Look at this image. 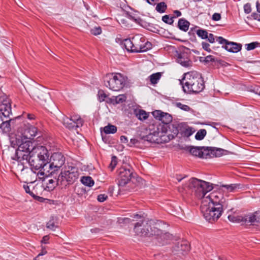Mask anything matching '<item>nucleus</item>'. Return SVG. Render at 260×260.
I'll return each mask as SVG.
<instances>
[{
  "mask_svg": "<svg viewBox=\"0 0 260 260\" xmlns=\"http://www.w3.org/2000/svg\"><path fill=\"white\" fill-rule=\"evenodd\" d=\"M49 154L47 148L42 145H38L34 151L31 152V155L29 156L28 159L26 161L28 162L31 167V170H29L26 173L35 176L34 180H30L29 182L32 183L37 179L36 171L40 169H44L47 170L49 160Z\"/></svg>",
  "mask_w": 260,
  "mask_h": 260,
  "instance_id": "f257e3e1",
  "label": "nucleus"
},
{
  "mask_svg": "<svg viewBox=\"0 0 260 260\" xmlns=\"http://www.w3.org/2000/svg\"><path fill=\"white\" fill-rule=\"evenodd\" d=\"M55 172L53 179L50 178L46 182L45 189L48 191L53 190L57 185L67 186L73 184L78 178V169L75 167L69 166L67 170L61 171L58 175Z\"/></svg>",
  "mask_w": 260,
  "mask_h": 260,
  "instance_id": "f03ea898",
  "label": "nucleus"
},
{
  "mask_svg": "<svg viewBox=\"0 0 260 260\" xmlns=\"http://www.w3.org/2000/svg\"><path fill=\"white\" fill-rule=\"evenodd\" d=\"M11 146L16 148L15 154L12 158L21 162L26 160L31 155V152L38 145H34V143L29 140L23 139L21 136L15 135L10 138Z\"/></svg>",
  "mask_w": 260,
  "mask_h": 260,
  "instance_id": "7ed1b4c3",
  "label": "nucleus"
},
{
  "mask_svg": "<svg viewBox=\"0 0 260 260\" xmlns=\"http://www.w3.org/2000/svg\"><path fill=\"white\" fill-rule=\"evenodd\" d=\"M213 187L209 182L195 178L190 179L188 183L182 188V191L186 193L192 194L198 199H204L205 195L211 190Z\"/></svg>",
  "mask_w": 260,
  "mask_h": 260,
  "instance_id": "20e7f679",
  "label": "nucleus"
},
{
  "mask_svg": "<svg viewBox=\"0 0 260 260\" xmlns=\"http://www.w3.org/2000/svg\"><path fill=\"white\" fill-rule=\"evenodd\" d=\"M182 80L183 88L185 92L198 93L205 88L203 79L197 73L185 74Z\"/></svg>",
  "mask_w": 260,
  "mask_h": 260,
  "instance_id": "39448f33",
  "label": "nucleus"
},
{
  "mask_svg": "<svg viewBox=\"0 0 260 260\" xmlns=\"http://www.w3.org/2000/svg\"><path fill=\"white\" fill-rule=\"evenodd\" d=\"M126 78L120 73L107 74L104 77V85L113 91H119L125 85Z\"/></svg>",
  "mask_w": 260,
  "mask_h": 260,
  "instance_id": "423d86ee",
  "label": "nucleus"
},
{
  "mask_svg": "<svg viewBox=\"0 0 260 260\" xmlns=\"http://www.w3.org/2000/svg\"><path fill=\"white\" fill-rule=\"evenodd\" d=\"M207 201H204L202 202L201 210L203 213L204 218L209 222L213 223L216 221L221 215L223 211V208L219 205H217V207L211 206L209 204H206Z\"/></svg>",
  "mask_w": 260,
  "mask_h": 260,
  "instance_id": "0eeeda50",
  "label": "nucleus"
},
{
  "mask_svg": "<svg viewBox=\"0 0 260 260\" xmlns=\"http://www.w3.org/2000/svg\"><path fill=\"white\" fill-rule=\"evenodd\" d=\"M134 230L137 235L141 237L154 238V235L160 233L159 229L152 227L149 221L145 220L136 223Z\"/></svg>",
  "mask_w": 260,
  "mask_h": 260,
  "instance_id": "6e6552de",
  "label": "nucleus"
},
{
  "mask_svg": "<svg viewBox=\"0 0 260 260\" xmlns=\"http://www.w3.org/2000/svg\"><path fill=\"white\" fill-rule=\"evenodd\" d=\"M118 184L120 186H124L128 182H134L136 180L133 169L130 166H122L117 170Z\"/></svg>",
  "mask_w": 260,
  "mask_h": 260,
  "instance_id": "1a4fd4ad",
  "label": "nucleus"
},
{
  "mask_svg": "<svg viewBox=\"0 0 260 260\" xmlns=\"http://www.w3.org/2000/svg\"><path fill=\"white\" fill-rule=\"evenodd\" d=\"M65 162V157L60 152L53 153L48 161V168L49 170H47L49 174H46V176H54L55 172L58 173L60 168L63 166Z\"/></svg>",
  "mask_w": 260,
  "mask_h": 260,
  "instance_id": "9d476101",
  "label": "nucleus"
},
{
  "mask_svg": "<svg viewBox=\"0 0 260 260\" xmlns=\"http://www.w3.org/2000/svg\"><path fill=\"white\" fill-rule=\"evenodd\" d=\"M83 122V120L78 115H73L70 117L64 116L62 119L63 124L70 129L81 127Z\"/></svg>",
  "mask_w": 260,
  "mask_h": 260,
  "instance_id": "9b49d317",
  "label": "nucleus"
},
{
  "mask_svg": "<svg viewBox=\"0 0 260 260\" xmlns=\"http://www.w3.org/2000/svg\"><path fill=\"white\" fill-rule=\"evenodd\" d=\"M223 195L222 192L218 191H214L210 193L207 197L204 198L202 201H207L206 204L208 205H211V206H215L217 207V205H219L223 208Z\"/></svg>",
  "mask_w": 260,
  "mask_h": 260,
  "instance_id": "f8f14e48",
  "label": "nucleus"
},
{
  "mask_svg": "<svg viewBox=\"0 0 260 260\" xmlns=\"http://www.w3.org/2000/svg\"><path fill=\"white\" fill-rule=\"evenodd\" d=\"M216 41L223 45L222 47L230 52L236 53L242 49V45L237 43L230 42L222 37L216 38Z\"/></svg>",
  "mask_w": 260,
  "mask_h": 260,
  "instance_id": "ddd939ff",
  "label": "nucleus"
},
{
  "mask_svg": "<svg viewBox=\"0 0 260 260\" xmlns=\"http://www.w3.org/2000/svg\"><path fill=\"white\" fill-rule=\"evenodd\" d=\"M12 115V108L10 100L5 97H0V118H9Z\"/></svg>",
  "mask_w": 260,
  "mask_h": 260,
  "instance_id": "4468645a",
  "label": "nucleus"
},
{
  "mask_svg": "<svg viewBox=\"0 0 260 260\" xmlns=\"http://www.w3.org/2000/svg\"><path fill=\"white\" fill-rule=\"evenodd\" d=\"M190 50L184 47L183 50L178 54L177 61L184 67H190L192 65V62L190 59Z\"/></svg>",
  "mask_w": 260,
  "mask_h": 260,
  "instance_id": "2eb2a0df",
  "label": "nucleus"
},
{
  "mask_svg": "<svg viewBox=\"0 0 260 260\" xmlns=\"http://www.w3.org/2000/svg\"><path fill=\"white\" fill-rule=\"evenodd\" d=\"M20 136L23 137V139L30 140L36 136H38V138L40 137L41 136V132L33 125H25Z\"/></svg>",
  "mask_w": 260,
  "mask_h": 260,
  "instance_id": "dca6fc26",
  "label": "nucleus"
},
{
  "mask_svg": "<svg viewBox=\"0 0 260 260\" xmlns=\"http://www.w3.org/2000/svg\"><path fill=\"white\" fill-rule=\"evenodd\" d=\"M190 250V246L186 241L178 242L173 247L172 252L174 255L181 257L186 255Z\"/></svg>",
  "mask_w": 260,
  "mask_h": 260,
  "instance_id": "f3484780",
  "label": "nucleus"
},
{
  "mask_svg": "<svg viewBox=\"0 0 260 260\" xmlns=\"http://www.w3.org/2000/svg\"><path fill=\"white\" fill-rule=\"evenodd\" d=\"M167 132V126L165 125H159L157 126V130L154 131L152 133L144 137L145 140L149 142H154L157 140V139H155V137H161L164 136L165 134Z\"/></svg>",
  "mask_w": 260,
  "mask_h": 260,
  "instance_id": "a211bd4d",
  "label": "nucleus"
},
{
  "mask_svg": "<svg viewBox=\"0 0 260 260\" xmlns=\"http://www.w3.org/2000/svg\"><path fill=\"white\" fill-rule=\"evenodd\" d=\"M152 114L156 119L161 121L162 123L166 125L172 121L173 118L171 115L161 110H155L152 112Z\"/></svg>",
  "mask_w": 260,
  "mask_h": 260,
  "instance_id": "6ab92c4d",
  "label": "nucleus"
},
{
  "mask_svg": "<svg viewBox=\"0 0 260 260\" xmlns=\"http://www.w3.org/2000/svg\"><path fill=\"white\" fill-rule=\"evenodd\" d=\"M145 41V38L140 35H137L133 37V43L134 45L133 50L135 52H142L143 46L144 44V42Z\"/></svg>",
  "mask_w": 260,
  "mask_h": 260,
  "instance_id": "aec40b11",
  "label": "nucleus"
},
{
  "mask_svg": "<svg viewBox=\"0 0 260 260\" xmlns=\"http://www.w3.org/2000/svg\"><path fill=\"white\" fill-rule=\"evenodd\" d=\"M206 150H207V153H206L205 158L210 157L212 155L215 157H220L225 154V153L227 151L221 148L211 147H206Z\"/></svg>",
  "mask_w": 260,
  "mask_h": 260,
  "instance_id": "412c9836",
  "label": "nucleus"
},
{
  "mask_svg": "<svg viewBox=\"0 0 260 260\" xmlns=\"http://www.w3.org/2000/svg\"><path fill=\"white\" fill-rule=\"evenodd\" d=\"M206 147H194L190 146L187 148V150L193 156H198L200 158H205L207 150Z\"/></svg>",
  "mask_w": 260,
  "mask_h": 260,
  "instance_id": "4be33fe9",
  "label": "nucleus"
},
{
  "mask_svg": "<svg viewBox=\"0 0 260 260\" xmlns=\"http://www.w3.org/2000/svg\"><path fill=\"white\" fill-rule=\"evenodd\" d=\"M205 64H208V63L211 62H212V65L216 67L217 68H219L220 67L226 66L228 64L227 62L218 59L217 58H215L214 56L210 55L205 57Z\"/></svg>",
  "mask_w": 260,
  "mask_h": 260,
  "instance_id": "5701e85b",
  "label": "nucleus"
},
{
  "mask_svg": "<svg viewBox=\"0 0 260 260\" xmlns=\"http://www.w3.org/2000/svg\"><path fill=\"white\" fill-rule=\"evenodd\" d=\"M160 232L158 235H154V238L157 240L159 243L164 244L167 243L168 241L173 239V235L168 232H164L159 230Z\"/></svg>",
  "mask_w": 260,
  "mask_h": 260,
  "instance_id": "b1692460",
  "label": "nucleus"
},
{
  "mask_svg": "<svg viewBox=\"0 0 260 260\" xmlns=\"http://www.w3.org/2000/svg\"><path fill=\"white\" fill-rule=\"evenodd\" d=\"M3 122L0 125V128H1L3 132L8 133L11 131L10 126L11 123H13L14 119L9 117L7 119L5 118H1Z\"/></svg>",
  "mask_w": 260,
  "mask_h": 260,
  "instance_id": "393cba45",
  "label": "nucleus"
},
{
  "mask_svg": "<svg viewBox=\"0 0 260 260\" xmlns=\"http://www.w3.org/2000/svg\"><path fill=\"white\" fill-rule=\"evenodd\" d=\"M180 133L184 137H189L193 134L194 131L192 128L184 123L179 124Z\"/></svg>",
  "mask_w": 260,
  "mask_h": 260,
  "instance_id": "a878e982",
  "label": "nucleus"
},
{
  "mask_svg": "<svg viewBox=\"0 0 260 260\" xmlns=\"http://www.w3.org/2000/svg\"><path fill=\"white\" fill-rule=\"evenodd\" d=\"M247 223L254 224L255 223H260V210L255 212L253 214L246 215Z\"/></svg>",
  "mask_w": 260,
  "mask_h": 260,
  "instance_id": "bb28decb",
  "label": "nucleus"
},
{
  "mask_svg": "<svg viewBox=\"0 0 260 260\" xmlns=\"http://www.w3.org/2000/svg\"><path fill=\"white\" fill-rule=\"evenodd\" d=\"M189 25V22L184 18L179 19L177 26L180 30L186 32L188 30Z\"/></svg>",
  "mask_w": 260,
  "mask_h": 260,
  "instance_id": "cd10ccee",
  "label": "nucleus"
},
{
  "mask_svg": "<svg viewBox=\"0 0 260 260\" xmlns=\"http://www.w3.org/2000/svg\"><path fill=\"white\" fill-rule=\"evenodd\" d=\"M194 31H196L197 35L201 38L202 39H206L208 38V32L205 29H199L197 30L194 28H191L188 32L189 35L194 34Z\"/></svg>",
  "mask_w": 260,
  "mask_h": 260,
  "instance_id": "c85d7f7f",
  "label": "nucleus"
},
{
  "mask_svg": "<svg viewBox=\"0 0 260 260\" xmlns=\"http://www.w3.org/2000/svg\"><path fill=\"white\" fill-rule=\"evenodd\" d=\"M123 45L127 51L135 52L133 50L134 45L133 43V37L131 39H125L123 42Z\"/></svg>",
  "mask_w": 260,
  "mask_h": 260,
  "instance_id": "c756f323",
  "label": "nucleus"
},
{
  "mask_svg": "<svg viewBox=\"0 0 260 260\" xmlns=\"http://www.w3.org/2000/svg\"><path fill=\"white\" fill-rule=\"evenodd\" d=\"M135 114L136 117L141 121L145 120L148 118L149 113L146 112L143 109H139L135 111Z\"/></svg>",
  "mask_w": 260,
  "mask_h": 260,
  "instance_id": "7c9ffc66",
  "label": "nucleus"
},
{
  "mask_svg": "<svg viewBox=\"0 0 260 260\" xmlns=\"http://www.w3.org/2000/svg\"><path fill=\"white\" fill-rule=\"evenodd\" d=\"M110 100L113 104H121L125 102L126 96L124 94H120L116 96H112Z\"/></svg>",
  "mask_w": 260,
  "mask_h": 260,
  "instance_id": "2f4dec72",
  "label": "nucleus"
},
{
  "mask_svg": "<svg viewBox=\"0 0 260 260\" xmlns=\"http://www.w3.org/2000/svg\"><path fill=\"white\" fill-rule=\"evenodd\" d=\"M246 218V215H245L244 216H241L230 215L228 216V219H229V220L232 222H235L238 223L241 222H245V223H247Z\"/></svg>",
  "mask_w": 260,
  "mask_h": 260,
  "instance_id": "473e14b6",
  "label": "nucleus"
},
{
  "mask_svg": "<svg viewBox=\"0 0 260 260\" xmlns=\"http://www.w3.org/2000/svg\"><path fill=\"white\" fill-rule=\"evenodd\" d=\"M81 182L84 185L89 187L92 186L94 183V180L90 176H83L81 178Z\"/></svg>",
  "mask_w": 260,
  "mask_h": 260,
  "instance_id": "72a5a7b5",
  "label": "nucleus"
},
{
  "mask_svg": "<svg viewBox=\"0 0 260 260\" xmlns=\"http://www.w3.org/2000/svg\"><path fill=\"white\" fill-rule=\"evenodd\" d=\"M103 131L106 134H114L117 132V127L114 125L108 124L103 128Z\"/></svg>",
  "mask_w": 260,
  "mask_h": 260,
  "instance_id": "f704fd0d",
  "label": "nucleus"
},
{
  "mask_svg": "<svg viewBox=\"0 0 260 260\" xmlns=\"http://www.w3.org/2000/svg\"><path fill=\"white\" fill-rule=\"evenodd\" d=\"M162 75V73L157 72L156 73H154L152 74L149 76L150 81L151 84H156L158 80L160 79Z\"/></svg>",
  "mask_w": 260,
  "mask_h": 260,
  "instance_id": "c9c22d12",
  "label": "nucleus"
},
{
  "mask_svg": "<svg viewBox=\"0 0 260 260\" xmlns=\"http://www.w3.org/2000/svg\"><path fill=\"white\" fill-rule=\"evenodd\" d=\"M46 227L51 230L54 231L58 227L57 223L55 221L54 217L52 216L49 221L47 223Z\"/></svg>",
  "mask_w": 260,
  "mask_h": 260,
  "instance_id": "e433bc0d",
  "label": "nucleus"
},
{
  "mask_svg": "<svg viewBox=\"0 0 260 260\" xmlns=\"http://www.w3.org/2000/svg\"><path fill=\"white\" fill-rule=\"evenodd\" d=\"M240 184H231L230 185H222V187L225 188L230 192H235L237 189H239Z\"/></svg>",
  "mask_w": 260,
  "mask_h": 260,
  "instance_id": "4c0bfd02",
  "label": "nucleus"
},
{
  "mask_svg": "<svg viewBox=\"0 0 260 260\" xmlns=\"http://www.w3.org/2000/svg\"><path fill=\"white\" fill-rule=\"evenodd\" d=\"M167 9V5L165 2H160L158 3L155 8V10L157 12L162 13L166 12Z\"/></svg>",
  "mask_w": 260,
  "mask_h": 260,
  "instance_id": "58836bf2",
  "label": "nucleus"
},
{
  "mask_svg": "<svg viewBox=\"0 0 260 260\" xmlns=\"http://www.w3.org/2000/svg\"><path fill=\"white\" fill-rule=\"evenodd\" d=\"M32 96L35 100H41L43 98V93L39 89H34L31 93Z\"/></svg>",
  "mask_w": 260,
  "mask_h": 260,
  "instance_id": "ea45409f",
  "label": "nucleus"
},
{
  "mask_svg": "<svg viewBox=\"0 0 260 260\" xmlns=\"http://www.w3.org/2000/svg\"><path fill=\"white\" fill-rule=\"evenodd\" d=\"M207 132L205 129H200L196 134L195 138L197 140H203L206 135Z\"/></svg>",
  "mask_w": 260,
  "mask_h": 260,
  "instance_id": "a19ab883",
  "label": "nucleus"
},
{
  "mask_svg": "<svg viewBox=\"0 0 260 260\" xmlns=\"http://www.w3.org/2000/svg\"><path fill=\"white\" fill-rule=\"evenodd\" d=\"M174 104L176 107L184 111H189L191 110L188 105H184L180 102H176Z\"/></svg>",
  "mask_w": 260,
  "mask_h": 260,
  "instance_id": "79ce46f5",
  "label": "nucleus"
},
{
  "mask_svg": "<svg viewBox=\"0 0 260 260\" xmlns=\"http://www.w3.org/2000/svg\"><path fill=\"white\" fill-rule=\"evenodd\" d=\"M174 17H170L168 15H166L162 17V20L166 23L168 24H172L174 22Z\"/></svg>",
  "mask_w": 260,
  "mask_h": 260,
  "instance_id": "37998d69",
  "label": "nucleus"
},
{
  "mask_svg": "<svg viewBox=\"0 0 260 260\" xmlns=\"http://www.w3.org/2000/svg\"><path fill=\"white\" fill-rule=\"evenodd\" d=\"M117 163V158L115 156H113L111 158V161L109 164L108 168L112 171L116 166Z\"/></svg>",
  "mask_w": 260,
  "mask_h": 260,
  "instance_id": "c03bdc74",
  "label": "nucleus"
},
{
  "mask_svg": "<svg viewBox=\"0 0 260 260\" xmlns=\"http://www.w3.org/2000/svg\"><path fill=\"white\" fill-rule=\"evenodd\" d=\"M102 31V28L100 26H96L90 29V33L94 36L100 35Z\"/></svg>",
  "mask_w": 260,
  "mask_h": 260,
  "instance_id": "a18cd8bd",
  "label": "nucleus"
},
{
  "mask_svg": "<svg viewBox=\"0 0 260 260\" xmlns=\"http://www.w3.org/2000/svg\"><path fill=\"white\" fill-rule=\"evenodd\" d=\"M246 49L247 50H251L258 47L259 46V43L257 42H252L251 43L246 44Z\"/></svg>",
  "mask_w": 260,
  "mask_h": 260,
  "instance_id": "49530a36",
  "label": "nucleus"
},
{
  "mask_svg": "<svg viewBox=\"0 0 260 260\" xmlns=\"http://www.w3.org/2000/svg\"><path fill=\"white\" fill-rule=\"evenodd\" d=\"M144 44L143 46V48H142V52L146 51L152 48V45L151 43L150 42L146 40L145 42H144Z\"/></svg>",
  "mask_w": 260,
  "mask_h": 260,
  "instance_id": "de8ad7c7",
  "label": "nucleus"
},
{
  "mask_svg": "<svg viewBox=\"0 0 260 260\" xmlns=\"http://www.w3.org/2000/svg\"><path fill=\"white\" fill-rule=\"evenodd\" d=\"M98 96L99 101L103 102L105 101V98L107 97L106 94L104 92V90H100L98 92Z\"/></svg>",
  "mask_w": 260,
  "mask_h": 260,
  "instance_id": "09e8293b",
  "label": "nucleus"
},
{
  "mask_svg": "<svg viewBox=\"0 0 260 260\" xmlns=\"http://www.w3.org/2000/svg\"><path fill=\"white\" fill-rule=\"evenodd\" d=\"M202 46L203 49H204L205 51L211 52L212 51L211 48H210V45L209 43L205 42H202Z\"/></svg>",
  "mask_w": 260,
  "mask_h": 260,
  "instance_id": "8fccbe9b",
  "label": "nucleus"
},
{
  "mask_svg": "<svg viewBox=\"0 0 260 260\" xmlns=\"http://www.w3.org/2000/svg\"><path fill=\"white\" fill-rule=\"evenodd\" d=\"M108 199V196L105 194H100L98 196L97 200L100 202H103Z\"/></svg>",
  "mask_w": 260,
  "mask_h": 260,
  "instance_id": "3c124183",
  "label": "nucleus"
},
{
  "mask_svg": "<svg viewBox=\"0 0 260 260\" xmlns=\"http://www.w3.org/2000/svg\"><path fill=\"white\" fill-rule=\"evenodd\" d=\"M244 12L246 14H249L251 11V5L250 4L247 3L244 6Z\"/></svg>",
  "mask_w": 260,
  "mask_h": 260,
  "instance_id": "603ef678",
  "label": "nucleus"
},
{
  "mask_svg": "<svg viewBox=\"0 0 260 260\" xmlns=\"http://www.w3.org/2000/svg\"><path fill=\"white\" fill-rule=\"evenodd\" d=\"M172 126L173 128H174V129L173 131V133L174 135H175L176 136H177L179 133H180V128L179 127V124L177 125L173 124Z\"/></svg>",
  "mask_w": 260,
  "mask_h": 260,
  "instance_id": "864d4df0",
  "label": "nucleus"
},
{
  "mask_svg": "<svg viewBox=\"0 0 260 260\" xmlns=\"http://www.w3.org/2000/svg\"><path fill=\"white\" fill-rule=\"evenodd\" d=\"M127 15L130 19L134 21L136 23H139V21L141 20L140 18L139 17H135V16H133L132 14H131L129 13H127Z\"/></svg>",
  "mask_w": 260,
  "mask_h": 260,
  "instance_id": "5fc2aeb1",
  "label": "nucleus"
},
{
  "mask_svg": "<svg viewBox=\"0 0 260 260\" xmlns=\"http://www.w3.org/2000/svg\"><path fill=\"white\" fill-rule=\"evenodd\" d=\"M23 188L25 192L28 193L29 195H30L32 197H33L34 196H35V194L33 193V192L30 191V188L28 185H24L23 186Z\"/></svg>",
  "mask_w": 260,
  "mask_h": 260,
  "instance_id": "6e6d98bb",
  "label": "nucleus"
},
{
  "mask_svg": "<svg viewBox=\"0 0 260 260\" xmlns=\"http://www.w3.org/2000/svg\"><path fill=\"white\" fill-rule=\"evenodd\" d=\"M39 172L37 174V176H38L40 178H43L45 176V171L44 169H40L38 170Z\"/></svg>",
  "mask_w": 260,
  "mask_h": 260,
  "instance_id": "4d7b16f0",
  "label": "nucleus"
},
{
  "mask_svg": "<svg viewBox=\"0 0 260 260\" xmlns=\"http://www.w3.org/2000/svg\"><path fill=\"white\" fill-rule=\"evenodd\" d=\"M212 18L214 21H218L221 19V15L219 13H215L212 15Z\"/></svg>",
  "mask_w": 260,
  "mask_h": 260,
  "instance_id": "13d9d810",
  "label": "nucleus"
},
{
  "mask_svg": "<svg viewBox=\"0 0 260 260\" xmlns=\"http://www.w3.org/2000/svg\"><path fill=\"white\" fill-rule=\"evenodd\" d=\"M207 39H208V41L211 43H213L215 42L214 36L212 34H209V35H208V38Z\"/></svg>",
  "mask_w": 260,
  "mask_h": 260,
  "instance_id": "bf43d9fd",
  "label": "nucleus"
},
{
  "mask_svg": "<svg viewBox=\"0 0 260 260\" xmlns=\"http://www.w3.org/2000/svg\"><path fill=\"white\" fill-rule=\"evenodd\" d=\"M138 142V141L136 139H131L130 140V142H128L127 145L129 147H132L134 145H135L136 143Z\"/></svg>",
  "mask_w": 260,
  "mask_h": 260,
  "instance_id": "052dcab7",
  "label": "nucleus"
},
{
  "mask_svg": "<svg viewBox=\"0 0 260 260\" xmlns=\"http://www.w3.org/2000/svg\"><path fill=\"white\" fill-rule=\"evenodd\" d=\"M49 236H48V235L44 236L43 237L42 240H41V242L43 243H44V244H46L48 243V241L49 240Z\"/></svg>",
  "mask_w": 260,
  "mask_h": 260,
  "instance_id": "680f3d73",
  "label": "nucleus"
},
{
  "mask_svg": "<svg viewBox=\"0 0 260 260\" xmlns=\"http://www.w3.org/2000/svg\"><path fill=\"white\" fill-rule=\"evenodd\" d=\"M120 141L121 143L128 144V139L127 137L124 136H121L120 137Z\"/></svg>",
  "mask_w": 260,
  "mask_h": 260,
  "instance_id": "e2e57ef3",
  "label": "nucleus"
},
{
  "mask_svg": "<svg viewBox=\"0 0 260 260\" xmlns=\"http://www.w3.org/2000/svg\"><path fill=\"white\" fill-rule=\"evenodd\" d=\"M33 198L40 202H43L45 200L44 198L39 196H37L35 194V196H34Z\"/></svg>",
  "mask_w": 260,
  "mask_h": 260,
  "instance_id": "0e129e2a",
  "label": "nucleus"
},
{
  "mask_svg": "<svg viewBox=\"0 0 260 260\" xmlns=\"http://www.w3.org/2000/svg\"><path fill=\"white\" fill-rule=\"evenodd\" d=\"M174 18H176V17H179L180 16H181V13L180 11H179V10H175L174 11Z\"/></svg>",
  "mask_w": 260,
  "mask_h": 260,
  "instance_id": "69168bd1",
  "label": "nucleus"
},
{
  "mask_svg": "<svg viewBox=\"0 0 260 260\" xmlns=\"http://www.w3.org/2000/svg\"><path fill=\"white\" fill-rule=\"evenodd\" d=\"M149 30L154 32H156L158 30L156 28H155L154 26H151V28H149Z\"/></svg>",
  "mask_w": 260,
  "mask_h": 260,
  "instance_id": "338daca9",
  "label": "nucleus"
},
{
  "mask_svg": "<svg viewBox=\"0 0 260 260\" xmlns=\"http://www.w3.org/2000/svg\"><path fill=\"white\" fill-rule=\"evenodd\" d=\"M256 9L257 11L260 13V4L258 3V2H256Z\"/></svg>",
  "mask_w": 260,
  "mask_h": 260,
  "instance_id": "774afa93",
  "label": "nucleus"
}]
</instances>
